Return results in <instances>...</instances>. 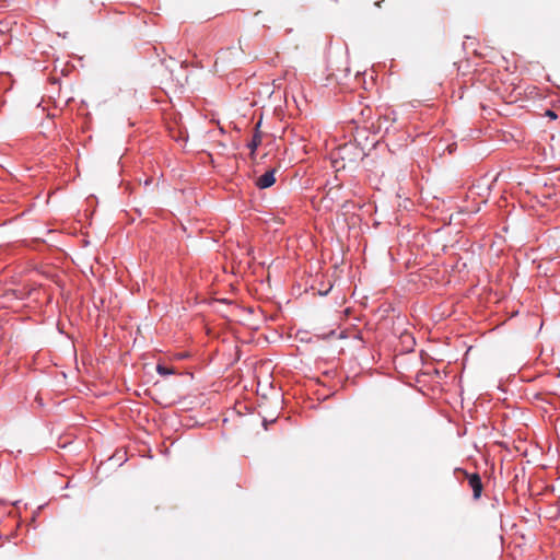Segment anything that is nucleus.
Instances as JSON below:
<instances>
[{
    "label": "nucleus",
    "mask_w": 560,
    "mask_h": 560,
    "mask_svg": "<svg viewBox=\"0 0 560 560\" xmlns=\"http://www.w3.org/2000/svg\"><path fill=\"white\" fill-rule=\"evenodd\" d=\"M5 296H13L15 299H23L24 298V293L22 291H19V290H8L5 292Z\"/></svg>",
    "instance_id": "39448f33"
},
{
    "label": "nucleus",
    "mask_w": 560,
    "mask_h": 560,
    "mask_svg": "<svg viewBox=\"0 0 560 560\" xmlns=\"http://www.w3.org/2000/svg\"><path fill=\"white\" fill-rule=\"evenodd\" d=\"M156 371H158V373H159L160 375H170V374H173V373H174V371H173L172 369H170V368H167V366H164V365H161V364H159V365L156 366Z\"/></svg>",
    "instance_id": "20e7f679"
},
{
    "label": "nucleus",
    "mask_w": 560,
    "mask_h": 560,
    "mask_svg": "<svg viewBox=\"0 0 560 560\" xmlns=\"http://www.w3.org/2000/svg\"><path fill=\"white\" fill-rule=\"evenodd\" d=\"M261 143V136L256 132L254 136H253V139L250 141V143L248 144V148L252 150V153L255 152V150L258 148V145Z\"/></svg>",
    "instance_id": "7ed1b4c3"
},
{
    "label": "nucleus",
    "mask_w": 560,
    "mask_h": 560,
    "mask_svg": "<svg viewBox=\"0 0 560 560\" xmlns=\"http://www.w3.org/2000/svg\"><path fill=\"white\" fill-rule=\"evenodd\" d=\"M547 115H548L549 117H551V118H556V117H557V116H556V114H555L553 112H551V110H548V112H547Z\"/></svg>",
    "instance_id": "423d86ee"
},
{
    "label": "nucleus",
    "mask_w": 560,
    "mask_h": 560,
    "mask_svg": "<svg viewBox=\"0 0 560 560\" xmlns=\"http://www.w3.org/2000/svg\"><path fill=\"white\" fill-rule=\"evenodd\" d=\"M465 476L468 480L469 487L472 490L474 499H476V500L479 499L481 497V492L483 489L480 476L478 474H468V472H465Z\"/></svg>",
    "instance_id": "f257e3e1"
},
{
    "label": "nucleus",
    "mask_w": 560,
    "mask_h": 560,
    "mask_svg": "<svg viewBox=\"0 0 560 560\" xmlns=\"http://www.w3.org/2000/svg\"><path fill=\"white\" fill-rule=\"evenodd\" d=\"M276 172H277L276 168H272V170L267 171L261 176H259L256 179V186L259 187L260 189H265V188L272 186L276 183V177H275Z\"/></svg>",
    "instance_id": "f03ea898"
}]
</instances>
